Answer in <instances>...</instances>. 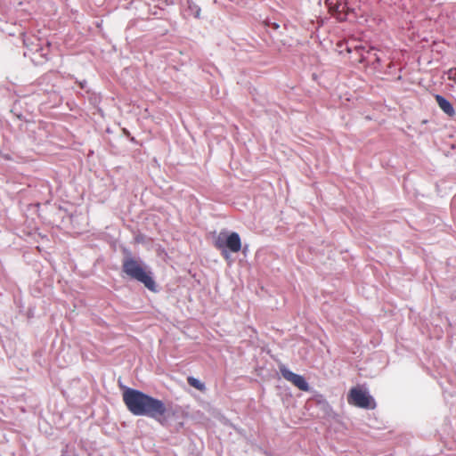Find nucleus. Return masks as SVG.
Wrapping results in <instances>:
<instances>
[{"label":"nucleus","mask_w":456,"mask_h":456,"mask_svg":"<svg viewBox=\"0 0 456 456\" xmlns=\"http://www.w3.org/2000/svg\"><path fill=\"white\" fill-rule=\"evenodd\" d=\"M347 52L352 53V48L350 46L347 47Z\"/></svg>","instance_id":"f8f14e48"},{"label":"nucleus","mask_w":456,"mask_h":456,"mask_svg":"<svg viewBox=\"0 0 456 456\" xmlns=\"http://www.w3.org/2000/svg\"><path fill=\"white\" fill-rule=\"evenodd\" d=\"M79 86H80L81 88H84V86H85L84 83H80Z\"/></svg>","instance_id":"ddd939ff"},{"label":"nucleus","mask_w":456,"mask_h":456,"mask_svg":"<svg viewBox=\"0 0 456 456\" xmlns=\"http://www.w3.org/2000/svg\"><path fill=\"white\" fill-rule=\"evenodd\" d=\"M23 44L28 50V54L37 65H42L49 60L51 43L36 35H23Z\"/></svg>","instance_id":"7ed1b4c3"},{"label":"nucleus","mask_w":456,"mask_h":456,"mask_svg":"<svg viewBox=\"0 0 456 456\" xmlns=\"http://www.w3.org/2000/svg\"><path fill=\"white\" fill-rule=\"evenodd\" d=\"M225 247L232 252L237 253L241 248V240L237 232H232L225 239Z\"/></svg>","instance_id":"6e6552de"},{"label":"nucleus","mask_w":456,"mask_h":456,"mask_svg":"<svg viewBox=\"0 0 456 456\" xmlns=\"http://www.w3.org/2000/svg\"><path fill=\"white\" fill-rule=\"evenodd\" d=\"M347 402L351 405L363 409H374L376 406L373 398L359 387H354L350 389L347 395Z\"/></svg>","instance_id":"20e7f679"},{"label":"nucleus","mask_w":456,"mask_h":456,"mask_svg":"<svg viewBox=\"0 0 456 456\" xmlns=\"http://www.w3.org/2000/svg\"><path fill=\"white\" fill-rule=\"evenodd\" d=\"M354 52L356 55L354 61L363 64L364 67L379 62L377 50L373 47L357 45L354 46Z\"/></svg>","instance_id":"39448f33"},{"label":"nucleus","mask_w":456,"mask_h":456,"mask_svg":"<svg viewBox=\"0 0 456 456\" xmlns=\"http://www.w3.org/2000/svg\"><path fill=\"white\" fill-rule=\"evenodd\" d=\"M225 239L223 234H219V236L215 240V246L218 249H223L225 247Z\"/></svg>","instance_id":"9b49d317"},{"label":"nucleus","mask_w":456,"mask_h":456,"mask_svg":"<svg viewBox=\"0 0 456 456\" xmlns=\"http://www.w3.org/2000/svg\"><path fill=\"white\" fill-rule=\"evenodd\" d=\"M187 382L191 387L196 388L197 390H199L200 392H204L206 390L205 384L194 377H191V376L188 377Z\"/></svg>","instance_id":"9d476101"},{"label":"nucleus","mask_w":456,"mask_h":456,"mask_svg":"<svg viewBox=\"0 0 456 456\" xmlns=\"http://www.w3.org/2000/svg\"><path fill=\"white\" fill-rule=\"evenodd\" d=\"M435 99L439 108L446 113L450 117H453L455 115V110L452 103L447 101L444 97L439 94L435 95Z\"/></svg>","instance_id":"1a4fd4ad"},{"label":"nucleus","mask_w":456,"mask_h":456,"mask_svg":"<svg viewBox=\"0 0 456 456\" xmlns=\"http://www.w3.org/2000/svg\"><path fill=\"white\" fill-rule=\"evenodd\" d=\"M282 377L301 391L307 392L310 387L305 378L287 369L284 365L280 367Z\"/></svg>","instance_id":"423d86ee"},{"label":"nucleus","mask_w":456,"mask_h":456,"mask_svg":"<svg viewBox=\"0 0 456 456\" xmlns=\"http://www.w3.org/2000/svg\"><path fill=\"white\" fill-rule=\"evenodd\" d=\"M122 271L129 278L142 283L149 290L153 292L157 290L151 272L142 261L132 256L125 257L122 262Z\"/></svg>","instance_id":"f03ea898"},{"label":"nucleus","mask_w":456,"mask_h":456,"mask_svg":"<svg viewBox=\"0 0 456 456\" xmlns=\"http://www.w3.org/2000/svg\"><path fill=\"white\" fill-rule=\"evenodd\" d=\"M330 10L339 20H346L349 12H352L347 5L346 0H337L336 3L330 7Z\"/></svg>","instance_id":"0eeeda50"},{"label":"nucleus","mask_w":456,"mask_h":456,"mask_svg":"<svg viewBox=\"0 0 456 456\" xmlns=\"http://www.w3.org/2000/svg\"><path fill=\"white\" fill-rule=\"evenodd\" d=\"M122 399L127 410L134 416H146L163 423L168 412L165 403L140 390L126 387Z\"/></svg>","instance_id":"f257e3e1"}]
</instances>
